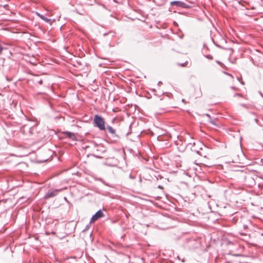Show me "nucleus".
<instances>
[{"mask_svg":"<svg viewBox=\"0 0 263 263\" xmlns=\"http://www.w3.org/2000/svg\"><path fill=\"white\" fill-rule=\"evenodd\" d=\"M232 88L233 89H235L234 87H232Z\"/></svg>","mask_w":263,"mask_h":263,"instance_id":"44","label":"nucleus"},{"mask_svg":"<svg viewBox=\"0 0 263 263\" xmlns=\"http://www.w3.org/2000/svg\"><path fill=\"white\" fill-rule=\"evenodd\" d=\"M171 6L172 7H181V1H174L170 3Z\"/></svg>","mask_w":263,"mask_h":263,"instance_id":"6","label":"nucleus"},{"mask_svg":"<svg viewBox=\"0 0 263 263\" xmlns=\"http://www.w3.org/2000/svg\"><path fill=\"white\" fill-rule=\"evenodd\" d=\"M107 35V33H104V35Z\"/></svg>","mask_w":263,"mask_h":263,"instance_id":"43","label":"nucleus"},{"mask_svg":"<svg viewBox=\"0 0 263 263\" xmlns=\"http://www.w3.org/2000/svg\"><path fill=\"white\" fill-rule=\"evenodd\" d=\"M216 62L218 63V64H221V62L218 61H217Z\"/></svg>","mask_w":263,"mask_h":263,"instance_id":"30","label":"nucleus"},{"mask_svg":"<svg viewBox=\"0 0 263 263\" xmlns=\"http://www.w3.org/2000/svg\"><path fill=\"white\" fill-rule=\"evenodd\" d=\"M64 200L68 203H69V201L67 200L66 197H64Z\"/></svg>","mask_w":263,"mask_h":263,"instance_id":"26","label":"nucleus"},{"mask_svg":"<svg viewBox=\"0 0 263 263\" xmlns=\"http://www.w3.org/2000/svg\"><path fill=\"white\" fill-rule=\"evenodd\" d=\"M41 94H42V92H38V93H37V95H41Z\"/></svg>","mask_w":263,"mask_h":263,"instance_id":"37","label":"nucleus"},{"mask_svg":"<svg viewBox=\"0 0 263 263\" xmlns=\"http://www.w3.org/2000/svg\"><path fill=\"white\" fill-rule=\"evenodd\" d=\"M181 261H182V262H183V261H184V260H183V259H182Z\"/></svg>","mask_w":263,"mask_h":263,"instance_id":"42","label":"nucleus"},{"mask_svg":"<svg viewBox=\"0 0 263 263\" xmlns=\"http://www.w3.org/2000/svg\"><path fill=\"white\" fill-rule=\"evenodd\" d=\"M173 24L175 26H178V24L176 22H174Z\"/></svg>","mask_w":263,"mask_h":263,"instance_id":"28","label":"nucleus"},{"mask_svg":"<svg viewBox=\"0 0 263 263\" xmlns=\"http://www.w3.org/2000/svg\"><path fill=\"white\" fill-rule=\"evenodd\" d=\"M177 65H179V66H181V63H177Z\"/></svg>","mask_w":263,"mask_h":263,"instance_id":"33","label":"nucleus"},{"mask_svg":"<svg viewBox=\"0 0 263 263\" xmlns=\"http://www.w3.org/2000/svg\"><path fill=\"white\" fill-rule=\"evenodd\" d=\"M63 133L68 138L73 139V137H74V134L73 133L69 131H65Z\"/></svg>","mask_w":263,"mask_h":263,"instance_id":"7","label":"nucleus"},{"mask_svg":"<svg viewBox=\"0 0 263 263\" xmlns=\"http://www.w3.org/2000/svg\"><path fill=\"white\" fill-rule=\"evenodd\" d=\"M259 93L260 94V95L263 97V95L262 93H261V92H259Z\"/></svg>","mask_w":263,"mask_h":263,"instance_id":"34","label":"nucleus"},{"mask_svg":"<svg viewBox=\"0 0 263 263\" xmlns=\"http://www.w3.org/2000/svg\"><path fill=\"white\" fill-rule=\"evenodd\" d=\"M177 142V141H175V143L176 145L178 144Z\"/></svg>","mask_w":263,"mask_h":263,"instance_id":"38","label":"nucleus"},{"mask_svg":"<svg viewBox=\"0 0 263 263\" xmlns=\"http://www.w3.org/2000/svg\"><path fill=\"white\" fill-rule=\"evenodd\" d=\"M236 96H241V94L240 93H236L234 95V97H236Z\"/></svg>","mask_w":263,"mask_h":263,"instance_id":"23","label":"nucleus"},{"mask_svg":"<svg viewBox=\"0 0 263 263\" xmlns=\"http://www.w3.org/2000/svg\"><path fill=\"white\" fill-rule=\"evenodd\" d=\"M243 227H244V228H245V229H246V228H247V226L246 225H244V226H243Z\"/></svg>","mask_w":263,"mask_h":263,"instance_id":"35","label":"nucleus"},{"mask_svg":"<svg viewBox=\"0 0 263 263\" xmlns=\"http://www.w3.org/2000/svg\"><path fill=\"white\" fill-rule=\"evenodd\" d=\"M178 168H177V170H175L173 171H172V172H173V173H177V172H178Z\"/></svg>","mask_w":263,"mask_h":263,"instance_id":"25","label":"nucleus"},{"mask_svg":"<svg viewBox=\"0 0 263 263\" xmlns=\"http://www.w3.org/2000/svg\"><path fill=\"white\" fill-rule=\"evenodd\" d=\"M93 124L100 130H105L106 129L104 119L99 115L94 116Z\"/></svg>","mask_w":263,"mask_h":263,"instance_id":"1","label":"nucleus"},{"mask_svg":"<svg viewBox=\"0 0 263 263\" xmlns=\"http://www.w3.org/2000/svg\"><path fill=\"white\" fill-rule=\"evenodd\" d=\"M112 137L114 138V140L115 141H118L120 138V137L117 135L116 133L115 134H112Z\"/></svg>","mask_w":263,"mask_h":263,"instance_id":"13","label":"nucleus"},{"mask_svg":"<svg viewBox=\"0 0 263 263\" xmlns=\"http://www.w3.org/2000/svg\"><path fill=\"white\" fill-rule=\"evenodd\" d=\"M129 178H130L131 179H135V177L133 176L131 174H129Z\"/></svg>","mask_w":263,"mask_h":263,"instance_id":"18","label":"nucleus"},{"mask_svg":"<svg viewBox=\"0 0 263 263\" xmlns=\"http://www.w3.org/2000/svg\"><path fill=\"white\" fill-rule=\"evenodd\" d=\"M107 129L111 134H115L116 130L114 129L111 126H107Z\"/></svg>","mask_w":263,"mask_h":263,"instance_id":"10","label":"nucleus"},{"mask_svg":"<svg viewBox=\"0 0 263 263\" xmlns=\"http://www.w3.org/2000/svg\"><path fill=\"white\" fill-rule=\"evenodd\" d=\"M191 65V62L186 61L183 63H182V67H189Z\"/></svg>","mask_w":263,"mask_h":263,"instance_id":"11","label":"nucleus"},{"mask_svg":"<svg viewBox=\"0 0 263 263\" xmlns=\"http://www.w3.org/2000/svg\"><path fill=\"white\" fill-rule=\"evenodd\" d=\"M195 143L193 142V145H192L191 143H189L186 145V148H190L192 151H194L197 153H199V151L198 150H196L195 149H193L192 147L194 146Z\"/></svg>","mask_w":263,"mask_h":263,"instance_id":"9","label":"nucleus"},{"mask_svg":"<svg viewBox=\"0 0 263 263\" xmlns=\"http://www.w3.org/2000/svg\"><path fill=\"white\" fill-rule=\"evenodd\" d=\"M4 49V47L2 46L1 44H0V54L1 53V52H2V51Z\"/></svg>","mask_w":263,"mask_h":263,"instance_id":"19","label":"nucleus"},{"mask_svg":"<svg viewBox=\"0 0 263 263\" xmlns=\"http://www.w3.org/2000/svg\"><path fill=\"white\" fill-rule=\"evenodd\" d=\"M104 216V214L101 210H98L94 215H92L91 221H95L103 217Z\"/></svg>","mask_w":263,"mask_h":263,"instance_id":"3","label":"nucleus"},{"mask_svg":"<svg viewBox=\"0 0 263 263\" xmlns=\"http://www.w3.org/2000/svg\"><path fill=\"white\" fill-rule=\"evenodd\" d=\"M206 116H208V117H210L209 115L208 114H206Z\"/></svg>","mask_w":263,"mask_h":263,"instance_id":"41","label":"nucleus"},{"mask_svg":"<svg viewBox=\"0 0 263 263\" xmlns=\"http://www.w3.org/2000/svg\"><path fill=\"white\" fill-rule=\"evenodd\" d=\"M194 10L189 5L182 2V14H192Z\"/></svg>","mask_w":263,"mask_h":263,"instance_id":"2","label":"nucleus"},{"mask_svg":"<svg viewBox=\"0 0 263 263\" xmlns=\"http://www.w3.org/2000/svg\"><path fill=\"white\" fill-rule=\"evenodd\" d=\"M77 13L80 14V15H85V11L84 10H82L81 11H79V10L78 9H76L75 11H74Z\"/></svg>","mask_w":263,"mask_h":263,"instance_id":"12","label":"nucleus"},{"mask_svg":"<svg viewBox=\"0 0 263 263\" xmlns=\"http://www.w3.org/2000/svg\"><path fill=\"white\" fill-rule=\"evenodd\" d=\"M59 192V190L57 189L52 191H49L45 195L44 199H47L53 197L58 195Z\"/></svg>","mask_w":263,"mask_h":263,"instance_id":"4","label":"nucleus"},{"mask_svg":"<svg viewBox=\"0 0 263 263\" xmlns=\"http://www.w3.org/2000/svg\"><path fill=\"white\" fill-rule=\"evenodd\" d=\"M158 187H159V188H161V185H159V186H158Z\"/></svg>","mask_w":263,"mask_h":263,"instance_id":"39","label":"nucleus"},{"mask_svg":"<svg viewBox=\"0 0 263 263\" xmlns=\"http://www.w3.org/2000/svg\"><path fill=\"white\" fill-rule=\"evenodd\" d=\"M6 79L7 81H8V82H10L12 80L11 79L9 78L7 76L6 77Z\"/></svg>","mask_w":263,"mask_h":263,"instance_id":"21","label":"nucleus"},{"mask_svg":"<svg viewBox=\"0 0 263 263\" xmlns=\"http://www.w3.org/2000/svg\"><path fill=\"white\" fill-rule=\"evenodd\" d=\"M210 123H212L213 125H215V122L213 121H211Z\"/></svg>","mask_w":263,"mask_h":263,"instance_id":"27","label":"nucleus"},{"mask_svg":"<svg viewBox=\"0 0 263 263\" xmlns=\"http://www.w3.org/2000/svg\"><path fill=\"white\" fill-rule=\"evenodd\" d=\"M182 174H183V175L185 176H188L187 173H186V172H185V171H184Z\"/></svg>","mask_w":263,"mask_h":263,"instance_id":"24","label":"nucleus"},{"mask_svg":"<svg viewBox=\"0 0 263 263\" xmlns=\"http://www.w3.org/2000/svg\"><path fill=\"white\" fill-rule=\"evenodd\" d=\"M160 84H162V82L161 81H159L158 83V85H160Z\"/></svg>","mask_w":263,"mask_h":263,"instance_id":"31","label":"nucleus"},{"mask_svg":"<svg viewBox=\"0 0 263 263\" xmlns=\"http://www.w3.org/2000/svg\"><path fill=\"white\" fill-rule=\"evenodd\" d=\"M34 81H35L37 84L39 85H42L43 84V81L42 80H35Z\"/></svg>","mask_w":263,"mask_h":263,"instance_id":"14","label":"nucleus"},{"mask_svg":"<svg viewBox=\"0 0 263 263\" xmlns=\"http://www.w3.org/2000/svg\"><path fill=\"white\" fill-rule=\"evenodd\" d=\"M99 180H100L101 181H102V182L106 186H109L108 184L107 183H106L105 181H104V180H103L101 178H100L99 179Z\"/></svg>","mask_w":263,"mask_h":263,"instance_id":"15","label":"nucleus"},{"mask_svg":"<svg viewBox=\"0 0 263 263\" xmlns=\"http://www.w3.org/2000/svg\"><path fill=\"white\" fill-rule=\"evenodd\" d=\"M97 152H101L102 153H104L106 152V148L102 145H97Z\"/></svg>","mask_w":263,"mask_h":263,"instance_id":"8","label":"nucleus"},{"mask_svg":"<svg viewBox=\"0 0 263 263\" xmlns=\"http://www.w3.org/2000/svg\"><path fill=\"white\" fill-rule=\"evenodd\" d=\"M36 15L39 16L42 20L45 21L47 23H49L51 24V19L46 17L44 15L36 12Z\"/></svg>","mask_w":263,"mask_h":263,"instance_id":"5","label":"nucleus"},{"mask_svg":"<svg viewBox=\"0 0 263 263\" xmlns=\"http://www.w3.org/2000/svg\"><path fill=\"white\" fill-rule=\"evenodd\" d=\"M93 156L94 157H95L96 158H102L101 156H98V155H97L96 154H93Z\"/></svg>","mask_w":263,"mask_h":263,"instance_id":"22","label":"nucleus"},{"mask_svg":"<svg viewBox=\"0 0 263 263\" xmlns=\"http://www.w3.org/2000/svg\"><path fill=\"white\" fill-rule=\"evenodd\" d=\"M241 83L242 84H243V85L244 84V82H241Z\"/></svg>","mask_w":263,"mask_h":263,"instance_id":"40","label":"nucleus"},{"mask_svg":"<svg viewBox=\"0 0 263 263\" xmlns=\"http://www.w3.org/2000/svg\"><path fill=\"white\" fill-rule=\"evenodd\" d=\"M255 122H256V123H258V119H255Z\"/></svg>","mask_w":263,"mask_h":263,"instance_id":"29","label":"nucleus"},{"mask_svg":"<svg viewBox=\"0 0 263 263\" xmlns=\"http://www.w3.org/2000/svg\"><path fill=\"white\" fill-rule=\"evenodd\" d=\"M181 101H182V102H184V99H182Z\"/></svg>","mask_w":263,"mask_h":263,"instance_id":"36","label":"nucleus"},{"mask_svg":"<svg viewBox=\"0 0 263 263\" xmlns=\"http://www.w3.org/2000/svg\"><path fill=\"white\" fill-rule=\"evenodd\" d=\"M187 135L190 138H192L191 137V136L189 134H187Z\"/></svg>","mask_w":263,"mask_h":263,"instance_id":"32","label":"nucleus"},{"mask_svg":"<svg viewBox=\"0 0 263 263\" xmlns=\"http://www.w3.org/2000/svg\"><path fill=\"white\" fill-rule=\"evenodd\" d=\"M205 58H206L207 59H208L209 60H212L213 59L212 55H211L210 54H208V55H205Z\"/></svg>","mask_w":263,"mask_h":263,"instance_id":"16","label":"nucleus"},{"mask_svg":"<svg viewBox=\"0 0 263 263\" xmlns=\"http://www.w3.org/2000/svg\"><path fill=\"white\" fill-rule=\"evenodd\" d=\"M89 228V225H88V224H87V225L86 226L85 228L83 230V232H84V231H86V230H87Z\"/></svg>","mask_w":263,"mask_h":263,"instance_id":"20","label":"nucleus"},{"mask_svg":"<svg viewBox=\"0 0 263 263\" xmlns=\"http://www.w3.org/2000/svg\"><path fill=\"white\" fill-rule=\"evenodd\" d=\"M33 130H34V127H31L29 128V133H30V134H33Z\"/></svg>","mask_w":263,"mask_h":263,"instance_id":"17","label":"nucleus"}]
</instances>
